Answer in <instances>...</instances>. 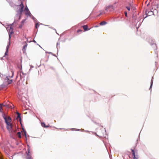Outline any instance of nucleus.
<instances>
[{
  "mask_svg": "<svg viewBox=\"0 0 159 159\" xmlns=\"http://www.w3.org/2000/svg\"><path fill=\"white\" fill-rule=\"evenodd\" d=\"M41 125H42V126H43L44 127H45V128H48L49 126L48 125H46L44 123H41Z\"/></svg>",
  "mask_w": 159,
  "mask_h": 159,
  "instance_id": "11",
  "label": "nucleus"
},
{
  "mask_svg": "<svg viewBox=\"0 0 159 159\" xmlns=\"http://www.w3.org/2000/svg\"><path fill=\"white\" fill-rule=\"evenodd\" d=\"M28 11V10H29V9H28V7H27L26 6V7H25L24 10V11Z\"/></svg>",
  "mask_w": 159,
  "mask_h": 159,
  "instance_id": "23",
  "label": "nucleus"
},
{
  "mask_svg": "<svg viewBox=\"0 0 159 159\" xmlns=\"http://www.w3.org/2000/svg\"><path fill=\"white\" fill-rule=\"evenodd\" d=\"M39 27V24L38 23H36L35 24V27L36 29H37Z\"/></svg>",
  "mask_w": 159,
  "mask_h": 159,
  "instance_id": "18",
  "label": "nucleus"
},
{
  "mask_svg": "<svg viewBox=\"0 0 159 159\" xmlns=\"http://www.w3.org/2000/svg\"><path fill=\"white\" fill-rule=\"evenodd\" d=\"M20 16H19V19H20Z\"/></svg>",
  "mask_w": 159,
  "mask_h": 159,
  "instance_id": "35",
  "label": "nucleus"
},
{
  "mask_svg": "<svg viewBox=\"0 0 159 159\" xmlns=\"http://www.w3.org/2000/svg\"><path fill=\"white\" fill-rule=\"evenodd\" d=\"M0 159H2V156H1V155L0 152Z\"/></svg>",
  "mask_w": 159,
  "mask_h": 159,
  "instance_id": "31",
  "label": "nucleus"
},
{
  "mask_svg": "<svg viewBox=\"0 0 159 159\" xmlns=\"http://www.w3.org/2000/svg\"><path fill=\"white\" fill-rule=\"evenodd\" d=\"M9 40L10 39V38H11V35H10V34H9Z\"/></svg>",
  "mask_w": 159,
  "mask_h": 159,
  "instance_id": "33",
  "label": "nucleus"
},
{
  "mask_svg": "<svg viewBox=\"0 0 159 159\" xmlns=\"http://www.w3.org/2000/svg\"><path fill=\"white\" fill-rule=\"evenodd\" d=\"M12 75L10 77H12L13 76V72H12Z\"/></svg>",
  "mask_w": 159,
  "mask_h": 159,
  "instance_id": "30",
  "label": "nucleus"
},
{
  "mask_svg": "<svg viewBox=\"0 0 159 159\" xmlns=\"http://www.w3.org/2000/svg\"><path fill=\"white\" fill-rule=\"evenodd\" d=\"M153 83V78H152V79L151 80L150 87H152V85Z\"/></svg>",
  "mask_w": 159,
  "mask_h": 159,
  "instance_id": "19",
  "label": "nucleus"
},
{
  "mask_svg": "<svg viewBox=\"0 0 159 159\" xmlns=\"http://www.w3.org/2000/svg\"><path fill=\"white\" fill-rule=\"evenodd\" d=\"M125 16L127 17V14L126 12H125Z\"/></svg>",
  "mask_w": 159,
  "mask_h": 159,
  "instance_id": "26",
  "label": "nucleus"
},
{
  "mask_svg": "<svg viewBox=\"0 0 159 159\" xmlns=\"http://www.w3.org/2000/svg\"><path fill=\"white\" fill-rule=\"evenodd\" d=\"M131 152H132V154L133 156L134 159H137V158L135 156V152H134V150L132 149H131Z\"/></svg>",
  "mask_w": 159,
  "mask_h": 159,
  "instance_id": "6",
  "label": "nucleus"
},
{
  "mask_svg": "<svg viewBox=\"0 0 159 159\" xmlns=\"http://www.w3.org/2000/svg\"><path fill=\"white\" fill-rule=\"evenodd\" d=\"M22 129H23V131H24V133L25 134H25H26V132H25V130H24V129L23 128H22Z\"/></svg>",
  "mask_w": 159,
  "mask_h": 159,
  "instance_id": "28",
  "label": "nucleus"
},
{
  "mask_svg": "<svg viewBox=\"0 0 159 159\" xmlns=\"http://www.w3.org/2000/svg\"><path fill=\"white\" fill-rule=\"evenodd\" d=\"M99 0H98V2L97 3V5H98V4L99 3Z\"/></svg>",
  "mask_w": 159,
  "mask_h": 159,
  "instance_id": "29",
  "label": "nucleus"
},
{
  "mask_svg": "<svg viewBox=\"0 0 159 159\" xmlns=\"http://www.w3.org/2000/svg\"><path fill=\"white\" fill-rule=\"evenodd\" d=\"M9 48V45H8L7 47L6 51L5 53V56H7L8 55V49Z\"/></svg>",
  "mask_w": 159,
  "mask_h": 159,
  "instance_id": "8",
  "label": "nucleus"
},
{
  "mask_svg": "<svg viewBox=\"0 0 159 159\" xmlns=\"http://www.w3.org/2000/svg\"><path fill=\"white\" fill-rule=\"evenodd\" d=\"M110 8H113V6L112 5H109L106 7L105 10L107 11L108 9Z\"/></svg>",
  "mask_w": 159,
  "mask_h": 159,
  "instance_id": "10",
  "label": "nucleus"
},
{
  "mask_svg": "<svg viewBox=\"0 0 159 159\" xmlns=\"http://www.w3.org/2000/svg\"><path fill=\"white\" fill-rule=\"evenodd\" d=\"M20 79H22L23 78V76L24 75V73L22 71H20Z\"/></svg>",
  "mask_w": 159,
  "mask_h": 159,
  "instance_id": "9",
  "label": "nucleus"
},
{
  "mask_svg": "<svg viewBox=\"0 0 159 159\" xmlns=\"http://www.w3.org/2000/svg\"><path fill=\"white\" fill-rule=\"evenodd\" d=\"M82 30H77V33H79V32H82Z\"/></svg>",
  "mask_w": 159,
  "mask_h": 159,
  "instance_id": "25",
  "label": "nucleus"
},
{
  "mask_svg": "<svg viewBox=\"0 0 159 159\" xmlns=\"http://www.w3.org/2000/svg\"><path fill=\"white\" fill-rule=\"evenodd\" d=\"M100 12H100L99 15L104 14L105 13L104 11H100Z\"/></svg>",
  "mask_w": 159,
  "mask_h": 159,
  "instance_id": "17",
  "label": "nucleus"
},
{
  "mask_svg": "<svg viewBox=\"0 0 159 159\" xmlns=\"http://www.w3.org/2000/svg\"><path fill=\"white\" fill-rule=\"evenodd\" d=\"M95 27H98V25H96L94 26Z\"/></svg>",
  "mask_w": 159,
  "mask_h": 159,
  "instance_id": "34",
  "label": "nucleus"
},
{
  "mask_svg": "<svg viewBox=\"0 0 159 159\" xmlns=\"http://www.w3.org/2000/svg\"><path fill=\"white\" fill-rule=\"evenodd\" d=\"M17 114H18V115L17 116V119L19 118L20 121L21 120V119L20 116V114L19 113H18Z\"/></svg>",
  "mask_w": 159,
  "mask_h": 159,
  "instance_id": "14",
  "label": "nucleus"
},
{
  "mask_svg": "<svg viewBox=\"0 0 159 159\" xmlns=\"http://www.w3.org/2000/svg\"><path fill=\"white\" fill-rule=\"evenodd\" d=\"M3 118L4 119L5 118H6V120L7 121H8V117H7H7L6 116L5 114H3Z\"/></svg>",
  "mask_w": 159,
  "mask_h": 159,
  "instance_id": "16",
  "label": "nucleus"
},
{
  "mask_svg": "<svg viewBox=\"0 0 159 159\" xmlns=\"http://www.w3.org/2000/svg\"><path fill=\"white\" fill-rule=\"evenodd\" d=\"M0 86H1V87H2V89H3V88H4L5 87V85L4 84H2L0 85Z\"/></svg>",
  "mask_w": 159,
  "mask_h": 159,
  "instance_id": "24",
  "label": "nucleus"
},
{
  "mask_svg": "<svg viewBox=\"0 0 159 159\" xmlns=\"http://www.w3.org/2000/svg\"><path fill=\"white\" fill-rule=\"evenodd\" d=\"M107 22L105 21H103L100 23V25H106Z\"/></svg>",
  "mask_w": 159,
  "mask_h": 159,
  "instance_id": "12",
  "label": "nucleus"
},
{
  "mask_svg": "<svg viewBox=\"0 0 159 159\" xmlns=\"http://www.w3.org/2000/svg\"><path fill=\"white\" fill-rule=\"evenodd\" d=\"M2 89V87H1V86L0 85V90H1Z\"/></svg>",
  "mask_w": 159,
  "mask_h": 159,
  "instance_id": "32",
  "label": "nucleus"
},
{
  "mask_svg": "<svg viewBox=\"0 0 159 159\" xmlns=\"http://www.w3.org/2000/svg\"><path fill=\"white\" fill-rule=\"evenodd\" d=\"M17 136L19 138H21V133L20 132H18L17 134Z\"/></svg>",
  "mask_w": 159,
  "mask_h": 159,
  "instance_id": "13",
  "label": "nucleus"
},
{
  "mask_svg": "<svg viewBox=\"0 0 159 159\" xmlns=\"http://www.w3.org/2000/svg\"><path fill=\"white\" fill-rule=\"evenodd\" d=\"M25 21V20H23L22 21V23H24V22Z\"/></svg>",
  "mask_w": 159,
  "mask_h": 159,
  "instance_id": "27",
  "label": "nucleus"
},
{
  "mask_svg": "<svg viewBox=\"0 0 159 159\" xmlns=\"http://www.w3.org/2000/svg\"><path fill=\"white\" fill-rule=\"evenodd\" d=\"M25 15L27 16H30L31 13L29 10L24 11Z\"/></svg>",
  "mask_w": 159,
  "mask_h": 159,
  "instance_id": "5",
  "label": "nucleus"
},
{
  "mask_svg": "<svg viewBox=\"0 0 159 159\" xmlns=\"http://www.w3.org/2000/svg\"><path fill=\"white\" fill-rule=\"evenodd\" d=\"M82 27L85 31L89 30L90 29H88V27L87 25H83L82 26Z\"/></svg>",
  "mask_w": 159,
  "mask_h": 159,
  "instance_id": "4",
  "label": "nucleus"
},
{
  "mask_svg": "<svg viewBox=\"0 0 159 159\" xmlns=\"http://www.w3.org/2000/svg\"><path fill=\"white\" fill-rule=\"evenodd\" d=\"M5 80H7V82L8 84H11L12 82V80H9L7 77H6Z\"/></svg>",
  "mask_w": 159,
  "mask_h": 159,
  "instance_id": "7",
  "label": "nucleus"
},
{
  "mask_svg": "<svg viewBox=\"0 0 159 159\" xmlns=\"http://www.w3.org/2000/svg\"><path fill=\"white\" fill-rule=\"evenodd\" d=\"M130 7L129 6H127L126 7V8L128 10V11H130Z\"/></svg>",
  "mask_w": 159,
  "mask_h": 159,
  "instance_id": "22",
  "label": "nucleus"
},
{
  "mask_svg": "<svg viewBox=\"0 0 159 159\" xmlns=\"http://www.w3.org/2000/svg\"><path fill=\"white\" fill-rule=\"evenodd\" d=\"M27 152L28 153L26 159H33V157L31 156V154L30 152V149L29 148L27 149Z\"/></svg>",
  "mask_w": 159,
  "mask_h": 159,
  "instance_id": "3",
  "label": "nucleus"
},
{
  "mask_svg": "<svg viewBox=\"0 0 159 159\" xmlns=\"http://www.w3.org/2000/svg\"><path fill=\"white\" fill-rule=\"evenodd\" d=\"M27 46V44H26L24 46L23 48L25 49H25Z\"/></svg>",
  "mask_w": 159,
  "mask_h": 159,
  "instance_id": "20",
  "label": "nucleus"
},
{
  "mask_svg": "<svg viewBox=\"0 0 159 159\" xmlns=\"http://www.w3.org/2000/svg\"><path fill=\"white\" fill-rule=\"evenodd\" d=\"M5 122L7 125V128L10 133H12L14 131L13 129V125L11 123V119L10 116H8V120L7 121L6 118H4Z\"/></svg>",
  "mask_w": 159,
  "mask_h": 159,
  "instance_id": "1",
  "label": "nucleus"
},
{
  "mask_svg": "<svg viewBox=\"0 0 159 159\" xmlns=\"http://www.w3.org/2000/svg\"><path fill=\"white\" fill-rule=\"evenodd\" d=\"M20 8L18 11V13H19L20 15L22 14V12L23 11V9L24 7V6L22 2H21L19 6Z\"/></svg>",
  "mask_w": 159,
  "mask_h": 159,
  "instance_id": "2",
  "label": "nucleus"
},
{
  "mask_svg": "<svg viewBox=\"0 0 159 159\" xmlns=\"http://www.w3.org/2000/svg\"><path fill=\"white\" fill-rule=\"evenodd\" d=\"M128 6L130 7H132L133 6L132 4L130 3H128Z\"/></svg>",
  "mask_w": 159,
  "mask_h": 159,
  "instance_id": "21",
  "label": "nucleus"
},
{
  "mask_svg": "<svg viewBox=\"0 0 159 159\" xmlns=\"http://www.w3.org/2000/svg\"><path fill=\"white\" fill-rule=\"evenodd\" d=\"M2 105L5 106V105H4L3 104H0V112H2Z\"/></svg>",
  "mask_w": 159,
  "mask_h": 159,
  "instance_id": "15",
  "label": "nucleus"
}]
</instances>
